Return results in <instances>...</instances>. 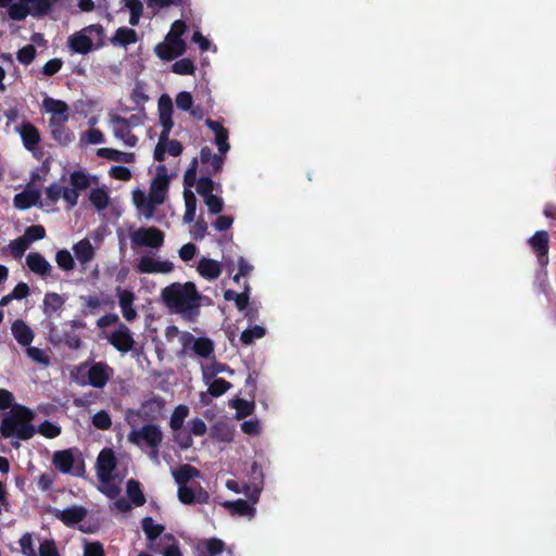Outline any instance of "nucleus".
I'll return each mask as SVG.
<instances>
[{
	"label": "nucleus",
	"mask_w": 556,
	"mask_h": 556,
	"mask_svg": "<svg viewBox=\"0 0 556 556\" xmlns=\"http://www.w3.org/2000/svg\"><path fill=\"white\" fill-rule=\"evenodd\" d=\"M81 299L85 301L86 306L91 311H94L103 305L114 304V301L110 296H106L103 300L97 295L81 296Z\"/></svg>",
	"instance_id": "59"
},
{
	"label": "nucleus",
	"mask_w": 556,
	"mask_h": 556,
	"mask_svg": "<svg viewBox=\"0 0 556 556\" xmlns=\"http://www.w3.org/2000/svg\"><path fill=\"white\" fill-rule=\"evenodd\" d=\"M228 137H229V134L226 128L223 130H219V132H217L215 135V144L217 146L220 154H226L230 149V144L228 142Z\"/></svg>",
	"instance_id": "63"
},
{
	"label": "nucleus",
	"mask_w": 556,
	"mask_h": 556,
	"mask_svg": "<svg viewBox=\"0 0 556 556\" xmlns=\"http://www.w3.org/2000/svg\"><path fill=\"white\" fill-rule=\"evenodd\" d=\"M192 344V351L200 357L210 359L214 358V342L206 337L194 338L191 333L185 332L182 334V344L187 348L190 343Z\"/></svg>",
	"instance_id": "13"
},
{
	"label": "nucleus",
	"mask_w": 556,
	"mask_h": 556,
	"mask_svg": "<svg viewBox=\"0 0 556 556\" xmlns=\"http://www.w3.org/2000/svg\"><path fill=\"white\" fill-rule=\"evenodd\" d=\"M200 160L203 165H211V169H206V174L208 175L220 173L225 162L223 155L214 154L212 149L207 146L201 148Z\"/></svg>",
	"instance_id": "23"
},
{
	"label": "nucleus",
	"mask_w": 556,
	"mask_h": 556,
	"mask_svg": "<svg viewBox=\"0 0 556 556\" xmlns=\"http://www.w3.org/2000/svg\"><path fill=\"white\" fill-rule=\"evenodd\" d=\"M187 29L182 20H177L172 24L170 30L163 42L155 46L154 52L162 61H172L185 54L187 43L181 38Z\"/></svg>",
	"instance_id": "4"
},
{
	"label": "nucleus",
	"mask_w": 556,
	"mask_h": 556,
	"mask_svg": "<svg viewBox=\"0 0 556 556\" xmlns=\"http://www.w3.org/2000/svg\"><path fill=\"white\" fill-rule=\"evenodd\" d=\"M92 425L99 430H109L112 426V419L104 409L99 410L92 416Z\"/></svg>",
	"instance_id": "52"
},
{
	"label": "nucleus",
	"mask_w": 556,
	"mask_h": 556,
	"mask_svg": "<svg viewBox=\"0 0 556 556\" xmlns=\"http://www.w3.org/2000/svg\"><path fill=\"white\" fill-rule=\"evenodd\" d=\"M11 331L14 339L22 346H29L35 337L31 328L23 319L14 320L11 326Z\"/></svg>",
	"instance_id": "25"
},
{
	"label": "nucleus",
	"mask_w": 556,
	"mask_h": 556,
	"mask_svg": "<svg viewBox=\"0 0 556 556\" xmlns=\"http://www.w3.org/2000/svg\"><path fill=\"white\" fill-rule=\"evenodd\" d=\"M206 556H219L225 551V543L217 538L204 541Z\"/></svg>",
	"instance_id": "53"
},
{
	"label": "nucleus",
	"mask_w": 556,
	"mask_h": 556,
	"mask_svg": "<svg viewBox=\"0 0 556 556\" xmlns=\"http://www.w3.org/2000/svg\"><path fill=\"white\" fill-rule=\"evenodd\" d=\"M125 7L129 10V24L137 26L143 14V4L140 0H124Z\"/></svg>",
	"instance_id": "40"
},
{
	"label": "nucleus",
	"mask_w": 556,
	"mask_h": 556,
	"mask_svg": "<svg viewBox=\"0 0 556 556\" xmlns=\"http://www.w3.org/2000/svg\"><path fill=\"white\" fill-rule=\"evenodd\" d=\"M165 235L156 227H140L130 235L132 245L160 249L164 244Z\"/></svg>",
	"instance_id": "9"
},
{
	"label": "nucleus",
	"mask_w": 556,
	"mask_h": 556,
	"mask_svg": "<svg viewBox=\"0 0 556 556\" xmlns=\"http://www.w3.org/2000/svg\"><path fill=\"white\" fill-rule=\"evenodd\" d=\"M172 72L177 75H193L195 65L193 61L188 58L180 59L172 65Z\"/></svg>",
	"instance_id": "43"
},
{
	"label": "nucleus",
	"mask_w": 556,
	"mask_h": 556,
	"mask_svg": "<svg viewBox=\"0 0 556 556\" xmlns=\"http://www.w3.org/2000/svg\"><path fill=\"white\" fill-rule=\"evenodd\" d=\"M117 460L112 448L105 447L101 450L97 457L96 469L98 479L102 483H110L114 479Z\"/></svg>",
	"instance_id": "10"
},
{
	"label": "nucleus",
	"mask_w": 556,
	"mask_h": 556,
	"mask_svg": "<svg viewBox=\"0 0 556 556\" xmlns=\"http://www.w3.org/2000/svg\"><path fill=\"white\" fill-rule=\"evenodd\" d=\"M142 530L148 540H156L164 531V526L155 523L152 517H144L141 521Z\"/></svg>",
	"instance_id": "38"
},
{
	"label": "nucleus",
	"mask_w": 556,
	"mask_h": 556,
	"mask_svg": "<svg viewBox=\"0 0 556 556\" xmlns=\"http://www.w3.org/2000/svg\"><path fill=\"white\" fill-rule=\"evenodd\" d=\"M113 124V132L116 138L122 140L127 147H135L138 142L136 135L131 132L129 121L121 115H113L111 117Z\"/></svg>",
	"instance_id": "18"
},
{
	"label": "nucleus",
	"mask_w": 556,
	"mask_h": 556,
	"mask_svg": "<svg viewBox=\"0 0 556 556\" xmlns=\"http://www.w3.org/2000/svg\"><path fill=\"white\" fill-rule=\"evenodd\" d=\"M138 40L137 31L128 27H118L113 37L110 38V42L113 46L127 47L136 43Z\"/></svg>",
	"instance_id": "31"
},
{
	"label": "nucleus",
	"mask_w": 556,
	"mask_h": 556,
	"mask_svg": "<svg viewBox=\"0 0 556 556\" xmlns=\"http://www.w3.org/2000/svg\"><path fill=\"white\" fill-rule=\"evenodd\" d=\"M109 342L122 353L131 351L135 344L131 331L122 323L118 325L117 329L110 334Z\"/></svg>",
	"instance_id": "15"
},
{
	"label": "nucleus",
	"mask_w": 556,
	"mask_h": 556,
	"mask_svg": "<svg viewBox=\"0 0 556 556\" xmlns=\"http://www.w3.org/2000/svg\"><path fill=\"white\" fill-rule=\"evenodd\" d=\"M212 175L202 176L198 179V182L195 185L197 192L205 198L210 194H213V191L215 189V182L211 178Z\"/></svg>",
	"instance_id": "48"
},
{
	"label": "nucleus",
	"mask_w": 556,
	"mask_h": 556,
	"mask_svg": "<svg viewBox=\"0 0 556 556\" xmlns=\"http://www.w3.org/2000/svg\"><path fill=\"white\" fill-rule=\"evenodd\" d=\"M76 258L81 264H87L94 257V249L88 239H83L73 245Z\"/></svg>",
	"instance_id": "33"
},
{
	"label": "nucleus",
	"mask_w": 556,
	"mask_h": 556,
	"mask_svg": "<svg viewBox=\"0 0 556 556\" xmlns=\"http://www.w3.org/2000/svg\"><path fill=\"white\" fill-rule=\"evenodd\" d=\"M203 199H204V203L206 204L207 210L211 214H219L223 211L224 201L222 198H219L215 194H210Z\"/></svg>",
	"instance_id": "60"
},
{
	"label": "nucleus",
	"mask_w": 556,
	"mask_h": 556,
	"mask_svg": "<svg viewBox=\"0 0 556 556\" xmlns=\"http://www.w3.org/2000/svg\"><path fill=\"white\" fill-rule=\"evenodd\" d=\"M112 376L113 369L104 362L93 363L87 372L89 384L97 389L105 387Z\"/></svg>",
	"instance_id": "14"
},
{
	"label": "nucleus",
	"mask_w": 556,
	"mask_h": 556,
	"mask_svg": "<svg viewBox=\"0 0 556 556\" xmlns=\"http://www.w3.org/2000/svg\"><path fill=\"white\" fill-rule=\"evenodd\" d=\"M176 105L179 110L189 111L193 105V99L189 91H180L176 96Z\"/></svg>",
	"instance_id": "64"
},
{
	"label": "nucleus",
	"mask_w": 556,
	"mask_h": 556,
	"mask_svg": "<svg viewBox=\"0 0 556 556\" xmlns=\"http://www.w3.org/2000/svg\"><path fill=\"white\" fill-rule=\"evenodd\" d=\"M134 203L147 219L153 217L155 213V206L159 205L157 203H154V201L150 197H147L144 192L140 190H136L134 192Z\"/></svg>",
	"instance_id": "28"
},
{
	"label": "nucleus",
	"mask_w": 556,
	"mask_h": 556,
	"mask_svg": "<svg viewBox=\"0 0 556 556\" xmlns=\"http://www.w3.org/2000/svg\"><path fill=\"white\" fill-rule=\"evenodd\" d=\"M110 176L117 180L129 181L131 179V172L126 166L116 165L111 167Z\"/></svg>",
	"instance_id": "62"
},
{
	"label": "nucleus",
	"mask_w": 556,
	"mask_h": 556,
	"mask_svg": "<svg viewBox=\"0 0 556 556\" xmlns=\"http://www.w3.org/2000/svg\"><path fill=\"white\" fill-rule=\"evenodd\" d=\"M232 407L236 408L237 418L242 419L250 416L254 410V403L243 399H236L232 401Z\"/></svg>",
	"instance_id": "46"
},
{
	"label": "nucleus",
	"mask_w": 556,
	"mask_h": 556,
	"mask_svg": "<svg viewBox=\"0 0 556 556\" xmlns=\"http://www.w3.org/2000/svg\"><path fill=\"white\" fill-rule=\"evenodd\" d=\"M207 384H208L207 392L213 397L222 396L224 393H226L232 387V384L229 381H227L223 378H214L211 381H208Z\"/></svg>",
	"instance_id": "41"
},
{
	"label": "nucleus",
	"mask_w": 556,
	"mask_h": 556,
	"mask_svg": "<svg viewBox=\"0 0 556 556\" xmlns=\"http://www.w3.org/2000/svg\"><path fill=\"white\" fill-rule=\"evenodd\" d=\"M162 300L172 312L193 320L201 307V294L193 282H173L161 292Z\"/></svg>",
	"instance_id": "1"
},
{
	"label": "nucleus",
	"mask_w": 556,
	"mask_h": 556,
	"mask_svg": "<svg viewBox=\"0 0 556 556\" xmlns=\"http://www.w3.org/2000/svg\"><path fill=\"white\" fill-rule=\"evenodd\" d=\"M265 328L262 326H253L252 328H248L241 332L240 341L244 345H250L253 343L255 339H261L265 336Z\"/></svg>",
	"instance_id": "42"
},
{
	"label": "nucleus",
	"mask_w": 556,
	"mask_h": 556,
	"mask_svg": "<svg viewBox=\"0 0 556 556\" xmlns=\"http://www.w3.org/2000/svg\"><path fill=\"white\" fill-rule=\"evenodd\" d=\"M23 237L30 244L34 241L42 240L46 237V229L42 225H31L26 228Z\"/></svg>",
	"instance_id": "51"
},
{
	"label": "nucleus",
	"mask_w": 556,
	"mask_h": 556,
	"mask_svg": "<svg viewBox=\"0 0 556 556\" xmlns=\"http://www.w3.org/2000/svg\"><path fill=\"white\" fill-rule=\"evenodd\" d=\"M70 118H49L48 126L52 139L61 147H67L75 139L74 132L66 126Z\"/></svg>",
	"instance_id": "12"
},
{
	"label": "nucleus",
	"mask_w": 556,
	"mask_h": 556,
	"mask_svg": "<svg viewBox=\"0 0 556 556\" xmlns=\"http://www.w3.org/2000/svg\"><path fill=\"white\" fill-rule=\"evenodd\" d=\"M16 131L22 139L24 148L35 154L41 140L38 128L29 121H24L18 127H16Z\"/></svg>",
	"instance_id": "16"
},
{
	"label": "nucleus",
	"mask_w": 556,
	"mask_h": 556,
	"mask_svg": "<svg viewBox=\"0 0 556 556\" xmlns=\"http://www.w3.org/2000/svg\"><path fill=\"white\" fill-rule=\"evenodd\" d=\"M37 556H60L55 541L53 539L43 540L39 545Z\"/></svg>",
	"instance_id": "57"
},
{
	"label": "nucleus",
	"mask_w": 556,
	"mask_h": 556,
	"mask_svg": "<svg viewBox=\"0 0 556 556\" xmlns=\"http://www.w3.org/2000/svg\"><path fill=\"white\" fill-rule=\"evenodd\" d=\"M128 442L141 450L148 451L149 458L160 464V447L164 440V433L156 424H144L138 429H132L127 435Z\"/></svg>",
	"instance_id": "3"
},
{
	"label": "nucleus",
	"mask_w": 556,
	"mask_h": 556,
	"mask_svg": "<svg viewBox=\"0 0 556 556\" xmlns=\"http://www.w3.org/2000/svg\"><path fill=\"white\" fill-rule=\"evenodd\" d=\"M198 273L207 280L216 279L222 274V266L219 262L203 257L198 264Z\"/></svg>",
	"instance_id": "29"
},
{
	"label": "nucleus",
	"mask_w": 556,
	"mask_h": 556,
	"mask_svg": "<svg viewBox=\"0 0 556 556\" xmlns=\"http://www.w3.org/2000/svg\"><path fill=\"white\" fill-rule=\"evenodd\" d=\"M18 544L21 547V553L24 556H37V551L34 547L33 535L29 532L24 533L20 540Z\"/></svg>",
	"instance_id": "54"
},
{
	"label": "nucleus",
	"mask_w": 556,
	"mask_h": 556,
	"mask_svg": "<svg viewBox=\"0 0 556 556\" xmlns=\"http://www.w3.org/2000/svg\"><path fill=\"white\" fill-rule=\"evenodd\" d=\"M118 303L124 318L132 321L137 318V311L134 308L135 294L131 290L122 289L121 286L115 289Z\"/></svg>",
	"instance_id": "21"
},
{
	"label": "nucleus",
	"mask_w": 556,
	"mask_h": 556,
	"mask_svg": "<svg viewBox=\"0 0 556 556\" xmlns=\"http://www.w3.org/2000/svg\"><path fill=\"white\" fill-rule=\"evenodd\" d=\"M531 251L535 254L540 270L536 273V279L541 280L540 290L547 292V265L549 263V235L546 230H539L528 239Z\"/></svg>",
	"instance_id": "6"
},
{
	"label": "nucleus",
	"mask_w": 556,
	"mask_h": 556,
	"mask_svg": "<svg viewBox=\"0 0 556 556\" xmlns=\"http://www.w3.org/2000/svg\"><path fill=\"white\" fill-rule=\"evenodd\" d=\"M169 187V176L164 164L156 166V176L151 182L149 197L154 203L162 204L165 201Z\"/></svg>",
	"instance_id": "11"
},
{
	"label": "nucleus",
	"mask_w": 556,
	"mask_h": 556,
	"mask_svg": "<svg viewBox=\"0 0 556 556\" xmlns=\"http://www.w3.org/2000/svg\"><path fill=\"white\" fill-rule=\"evenodd\" d=\"M55 262L58 264V266L64 270V271H70V270H73L74 267H75V261H74V257L72 256V254L63 249V250H59L55 254Z\"/></svg>",
	"instance_id": "44"
},
{
	"label": "nucleus",
	"mask_w": 556,
	"mask_h": 556,
	"mask_svg": "<svg viewBox=\"0 0 556 556\" xmlns=\"http://www.w3.org/2000/svg\"><path fill=\"white\" fill-rule=\"evenodd\" d=\"M85 31L89 35L96 34L97 40L94 42L96 49H101L106 46L104 28L101 24H91L85 27Z\"/></svg>",
	"instance_id": "55"
},
{
	"label": "nucleus",
	"mask_w": 556,
	"mask_h": 556,
	"mask_svg": "<svg viewBox=\"0 0 556 556\" xmlns=\"http://www.w3.org/2000/svg\"><path fill=\"white\" fill-rule=\"evenodd\" d=\"M172 476L178 486H181L187 485V483L192 479L200 478L201 472L198 468L189 464H182L172 469Z\"/></svg>",
	"instance_id": "26"
},
{
	"label": "nucleus",
	"mask_w": 556,
	"mask_h": 556,
	"mask_svg": "<svg viewBox=\"0 0 556 556\" xmlns=\"http://www.w3.org/2000/svg\"><path fill=\"white\" fill-rule=\"evenodd\" d=\"M165 401L161 396H153L144 401L139 409V416L148 424H154L163 415Z\"/></svg>",
	"instance_id": "17"
},
{
	"label": "nucleus",
	"mask_w": 556,
	"mask_h": 556,
	"mask_svg": "<svg viewBox=\"0 0 556 556\" xmlns=\"http://www.w3.org/2000/svg\"><path fill=\"white\" fill-rule=\"evenodd\" d=\"M126 492L135 506H142L146 503L144 494L141 490L140 483L137 480L130 479L127 481Z\"/></svg>",
	"instance_id": "35"
},
{
	"label": "nucleus",
	"mask_w": 556,
	"mask_h": 556,
	"mask_svg": "<svg viewBox=\"0 0 556 556\" xmlns=\"http://www.w3.org/2000/svg\"><path fill=\"white\" fill-rule=\"evenodd\" d=\"M87 509L84 506H71L63 510L56 509L54 511L55 518L62 521L67 527H73L81 522L87 517Z\"/></svg>",
	"instance_id": "22"
},
{
	"label": "nucleus",
	"mask_w": 556,
	"mask_h": 556,
	"mask_svg": "<svg viewBox=\"0 0 556 556\" xmlns=\"http://www.w3.org/2000/svg\"><path fill=\"white\" fill-rule=\"evenodd\" d=\"M67 45L74 53L88 54L89 52L97 50L94 42L90 38L88 31H85V27L79 31L74 33L68 37Z\"/></svg>",
	"instance_id": "19"
},
{
	"label": "nucleus",
	"mask_w": 556,
	"mask_h": 556,
	"mask_svg": "<svg viewBox=\"0 0 556 556\" xmlns=\"http://www.w3.org/2000/svg\"><path fill=\"white\" fill-rule=\"evenodd\" d=\"M191 435L192 434L190 432L181 431L180 429L178 431H174V441L179 445L181 450H188L193 444Z\"/></svg>",
	"instance_id": "61"
},
{
	"label": "nucleus",
	"mask_w": 556,
	"mask_h": 556,
	"mask_svg": "<svg viewBox=\"0 0 556 556\" xmlns=\"http://www.w3.org/2000/svg\"><path fill=\"white\" fill-rule=\"evenodd\" d=\"M173 269L174 265L172 262L159 261L150 256H142L137 264V270L141 274H168Z\"/></svg>",
	"instance_id": "20"
},
{
	"label": "nucleus",
	"mask_w": 556,
	"mask_h": 556,
	"mask_svg": "<svg viewBox=\"0 0 556 556\" xmlns=\"http://www.w3.org/2000/svg\"><path fill=\"white\" fill-rule=\"evenodd\" d=\"M184 199H185V206H186L185 214H184V222L187 224H190L195 218L197 198L190 189H185Z\"/></svg>",
	"instance_id": "36"
},
{
	"label": "nucleus",
	"mask_w": 556,
	"mask_h": 556,
	"mask_svg": "<svg viewBox=\"0 0 556 556\" xmlns=\"http://www.w3.org/2000/svg\"><path fill=\"white\" fill-rule=\"evenodd\" d=\"M43 108L48 113H51L50 118L61 119L62 117L70 118V108L66 102L53 98H46L43 100Z\"/></svg>",
	"instance_id": "30"
},
{
	"label": "nucleus",
	"mask_w": 556,
	"mask_h": 556,
	"mask_svg": "<svg viewBox=\"0 0 556 556\" xmlns=\"http://www.w3.org/2000/svg\"><path fill=\"white\" fill-rule=\"evenodd\" d=\"M226 371H230L229 367L226 364H222L215 361L213 364L203 368V379L205 383H208V381L214 379L216 375Z\"/></svg>",
	"instance_id": "49"
},
{
	"label": "nucleus",
	"mask_w": 556,
	"mask_h": 556,
	"mask_svg": "<svg viewBox=\"0 0 556 556\" xmlns=\"http://www.w3.org/2000/svg\"><path fill=\"white\" fill-rule=\"evenodd\" d=\"M251 472L253 477L257 475L260 478L258 482H253V488H251L250 485H245L244 489V493L247 494L250 502H252V504L242 498H238L232 502H225L223 505L224 507L229 509L231 515L252 516L255 513L253 504H255L260 497V493L263 486V473L260 466L256 463H253L251 467Z\"/></svg>",
	"instance_id": "5"
},
{
	"label": "nucleus",
	"mask_w": 556,
	"mask_h": 556,
	"mask_svg": "<svg viewBox=\"0 0 556 556\" xmlns=\"http://www.w3.org/2000/svg\"><path fill=\"white\" fill-rule=\"evenodd\" d=\"M189 415V407L187 405L180 404L175 407L170 419H169V427L173 431H178L182 428L185 419Z\"/></svg>",
	"instance_id": "39"
},
{
	"label": "nucleus",
	"mask_w": 556,
	"mask_h": 556,
	"mask_svg": "<svg viewBox=\"0 0 556 556\" xmlns=\"http://www.w3.org/2000/svg\"><path fill=\"white\" fill-rule=\"evenodd\" d=\"M36 48L33 45H26L17 51V61L24 65H29L36 58Z\"/></svg>",
	"instance_id": "56"
},
{
	"label": "nucleus",
	"mask_w": 556,
	"mask_h": 556,
	"mask_svg": "<svg viewBox=\"0 0 556 556\" xmlns=\"http://www.w3.org/2000/svg\"><path fill=\"white\" fill-rule=\"evenodd\" d=\"M34 417L33 410L26 406L15 404L1 420V435L5 439L15 437L24 441L31 439L36 432L31 425Z\"/></svg>",
	"instance_id": "2"
},
{
	"label": "nucleus",
	"mask_w": 556,
	"mask_h": 556,
	"mask_svg": "<svg viewBox=\"0 0 556 556\" xmlns=\"http://www.w3.org/2000/svg\"><path fill=\"white\" fill-rule=\"evenodd\" d=\"M26 265L29 270L38 276L46 277L51 274V264L38 252H31L26 256Z\"/></svg>",
	"instance_id": "24"
},
{
	"label": "nucleus",
	"mask_w": 556,
	"mask_h": 556,
	"mask_svg": "<svg viewBox=\"0 0 556 556\" xmlns=\"http://www.w3.org/2000/svg\"><path fill=\"white\" fill-rule=\"evenodd\" d=\"M40 194L37 190L23 191L14 197V206L20 210H27L36 205L39 201Z\"/></svg>",
	"instance_id": "34"
},
{
	"label": "nucleus",
	"mask_w": 556,
	"mask_h": 556,
	"mask_svg": "<svg viewBox=\"0 0 556 556\" xmlns=\"http://www.w3.org/2000/svg\"><path fill=\"white\" fill-rule=\"evenodd\" d=\"M97 155L110 161L121 163H132L135 161V154L131 152H122L112 148H100L97 151Z\"/></svg>",
	"instance_id": "32"
},
{
	"label": "nucleus",
	"mask_w": 556,
	"mask_h": 556,
	"mask_svg": "<svg viewBox=\"0 0 556 556\" xmlns=\"http://www.w3.org/2000/svg\"><path fill=\"white\" fill-rule=\"evenodd\" d=\"M28 247H29L28 242L22 236V237H18L16 239L12 240L9 243V251H10V254L13 256V258L21 260L23 257V255L25 254V251L28 249Z\"/></svg>",
	"instance_id": "45"
},
{
	"label": "nucleus",
	"mask_w": 556,
	"mask_h": 556,
	"mask_svg": "<svg viewBox=\"0 0 556 556\" xmlns=\"http://www.w3.org/2000/svg\"><path fill=\"white\" fill-rule=\"evenodd\" d=\"M70 182L73 188L80 190H86L90 186V179L88 175H86L81 170H75L70 176Z\"/></svg>",
	"instance_id": "50"
},
{
	"label": "nucleus",
	"mask_w": 556,
	"mask_h": 556,
	"mask_svg": "<svg viewBox=\"0 0 556 556\" xmlns=\"http://www.w3.org/2000/svg\"><path fill=\"white\" fill-rule=\"evenodd\" d=\"M198 159L194 157L190 164V166L187 168L185 175H184V185L186 189H189L197 185V170H198Z\"/></svg>",
	"instance_id": "58"
},
{
	"label": "nucleus",
	"mask_w": 556,
	"mask_h": 556,
	"mask_svg": "<svg viewBox=\"0 0 556 556\" xmlns=\"http://www.w3.org/2000/svg\"><path fill=\"white\" fill-rule=\"evenodd\" d=\"M89 199L92 205L99 211L104 210L109 205V194L103 189H93Z\"/></svg>",
	"instance_id": "47"
},
{
	"label": "nucleus",
	"mask_w": 556,
	"mask_h": 556,
	"mask_svg": "<svg viewBox=\"0 0 556 556\" xmlns=\"http://www.w3.org/2000/svg\"><path fill=\"white\" fill-rule=\"evenodd\" d=\"M52 463L62 473H70L75 464V456L72 450L56 451L53 454Z\"/></svg>",
	"instance_id": "27"
},
{
	"label": "nucleus",
	"mask_w": 556,
	"mask_h": 556,
	"mask_svg": "<svg viewBox=\"0 0 556 556\" xmlns=\"http://www.w3.org/2000/svg\"><path fill=\"white\" fill-rule=\"evenodd\" d=\"M62 2L63 0H18L10 7L9 16L13 21H23L29 14L34 17H42Z\"/></svg>",
	"instance_id": "7"
},
{
	"label": "nucleus",
	"mask_w": 556,
	"mask_h": 556,
	"mask_svg": "<svg viewBox=\"0 0 556 556\" xmlns=\"http://www.w3.org/2000/svg\"><path fill=\"white\" fill-rule=\"evenodd\" d=\"M76 326L75 320L64 324L61 329L51 324L48 331L49 342L58 348L64 345L71 350H78L81 346V339L75 331Z\"/></svg>",
	"instance_id": "8"
},
{
	"label": "nucleus",
	"mask_w": 556,
	"mask_h": 556,
	"mask_svg": "<svg viewBox=\"0 0 556 556\" xmlns=\"http://www.w3.org/2000/svg\"><path fill=\"white\" fill-rule=\"evenodd\" d=\"M64 299L62 295L55 292H48L43 299V313L46 315H51L52 313L59 311L64 305Z\"/></svg>",
	"instance_id": "37"
}]
</instances>
